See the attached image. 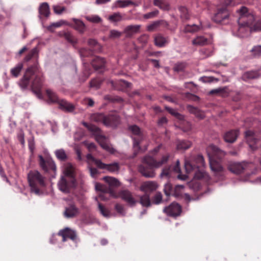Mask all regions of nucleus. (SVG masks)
Segmentation results:
<instances>
[{"label":"nucleus","mask_w":261,"mask_h":261,"mask_svg":"<svg viewBox=\"0 0 261 261\" xmlns=\"http://www.w3.org/2000/svg\"><path fill=\"white\" fill-rule=\"evenodd\" d=\"M170 158V154L167 153L162 156L161 159L156 161L153 157L149 155H146L142 159L143 164L148 166L145 167L143 165H140L138 166L139 172L146 178H153L155 176V172L154 168H159L164 164H166Z\"/></svg>","instance_id":"1"},{"label":"nucleus","mask_w":261,"mask_h":261,"mask_svg":"<svg viewBox=\"0 0 261 261\" xmlns=\"http://www.w3.org/2000/svg\"><path fill=\"white\" fill-rule=\"evenodd\" d=\"M209 157V162L211 170L215 176L219 179H223L225 171L221 164L216 160V158H220L225 155V153L214 145H210L206 149Z\"/></svg>","instance_id":"2"},{"label":"nucleus","mask_w":261,"mask_h":261,"mask_svg":"<svg viewBox=\"0 0 261 261\" xmlns=\"http://www.w3.org/2000/svg\"><path fill=\"white\" fill-rule=\"evenodd\" d=\"M19 85L22 89H25L30 86L37 97L40 99L42 98L39 91L42 85V80L40 77L35 74L32 67L26 70L23 77L19 82Z\"/></svg>","instance_id":"3"},{"label":"nucleus","mask_w":261,"mask_h":261,"mask_svg":"<svg viewBox=\"0 0 261 261\" xmlns=\"http://www.w3.org/2000/svg\"><path fill=\"white\" fill-rule=\"evenodd\" d=\"M28 178L29 185L31 188V191L37 195L39 194V190L37 188V184L44 186L45 185L44 178L37 170L30 171L28 174Z\"/></svg>","instance_id":"4"},{"label":"nucleus","mask_w":261,"mask_h":261,"mask_svg":"<svg viewBox=\"0 0 261 261\" xmlns=\"http://www.w3.org/2000/svg\"><path fill=\"white\" fill-rule=\"evenodd\" d=\"M239 14V17L238 19V23L239 25L243 24L252 27V23L254 21L255 18L254 15L245 7H242L241 9L237 10Z\"/></svg>","instance_id":"5"},{"label":"nucleus","mask_w":261,"mask_h":261,"mask_svg":"<svg viewBox=\"0 0 261 261\" xmlns=\"http://www.w3.org/2000/svg\"><path fill=\"white\" fill-rule=\"evenodd\" d=\"M76 186V181L75 178L69 179L68 178L61 177L58 183L59 189L64 193H69L70 189L75 188Z\"/></svg>","instance_id":"6"},{"label":"nucleus","mask_w":261,"mask_h":261,"mask_svg":"<svg viewBox=\"0 0 261 261\" xmlns=\"http://www.w3.org/2000/svg\"><path fill=\"white\" fill-rule=\"evenodd\" d=\"M96 116L102 119L103 124L108 126H116L120 121L119 117L116 113H112L107 116H104L102 114H98Z\"/></svg>","instance_id":"7"},{"label":"nucleus","mask_w":261,"mask_h":261,"mask_svg":"<svg viewBox=\"0 0 261 261\" xmlns=\"http://www.w3.org/2000/svg\"><path fill=\"white\" fill-rule=\"evenodd\" d=\"M96 166L101 169H105L112 173L118 174L120 169V164L118 162H114L107 164L101 161H97Z\"/></svg>","instance_id":"8"},{"label":"nucleus","mask_w":261,"mask_h":261,"mask_svg":"<svg viewBox=\"0 0 261 261\" xmlns=\"http://www.w3.org/2000/svg\"><path fill=\"white\" fill-rule=\"evenodd\" d=\"M159 187V185L156 181L149 180L143 182L140 187V190L146 194H149L155 191Z\"/></svg>","instance_id":"9"},{"label":"nucleus","mask_w":261,"mask_h":261,"mask_svg":"<svg viewBox=\"0 0 261 261\" xmlns=\"http://www.w3.org/2000/svg\"><path fill=\"white\" fill-rule=\"evenodd\" d=\"M163 212L168 216L177 217L180 215L181 212V207L178 203L172 202L168 206L165 207Z\"/></svg>","instance_id":"10"},{"label":"nucleus","mask_w":261,"mask_h":261,"mask_svg":"<svg viewBox=\"0 0 261 261\" xmlns=\"http://www.w3.org/2000/svg\"><path fill=\"white\" fill-rule=\"evenodd\" d=\"M196 165L193 166L191 163L188 161H186L185 163V170L187 173H190L191 172L196 170V168H199L200 167L204 166L205 162L204 158L201 155H198L196 159Z\"/></svg>","instance_id":"11"},{"label":"nucleus","mask_w":261,"mask_h":261,"mask_svg":"<svg viewBox=\"0 0 261 261\" xmlns=\"http://www.w3.org/2000/svg\"><path fill=\"white\" fill-rule=\"evenodd\" d=\"M96 139L103 149L111 154L115 152L116 150L112 147L108 139L105 136L102 135L98 136Z\"/></svg>","instance_id":"12"},{"label":"nucleus","mask_w":261,"mask_h":261,"mask_svg":"<svg viewBox=\"0 0 261 261\" xmlns=\"http://www.w3.org/2000/svg\"><path fill=\"white\" fill-rule=\"evenodd\" d=\"M118 197L132 206H134L137 202L133 197L132 193L128 190L120 191L118 194Z\"/></svg>","instance_id":"13"},{"label":"nucleus","mask_w":261,"mask_h":261,"mask_svg":"<svg viewBox=\"0 0 261 261\" xmlns=\"http://www.w3.org/2000/svg\"><path fill=\"white\" fill-rule=\"evenodd\" d=\"M129 129L133 133V134L138 136L137 137H133V147L135 151L136 150H140V147L139 146V144L140 142V138H141V136H140V128L136 125H132L129 126Z\"/></svg>","instance_id":"14"},{"label":"nucleus","mask_w":261,"mask_h":261,"mask_svg":"<svg viewBox=\"0 0 261 261\" xmlns=\"http://www.w3.org/2000/svg\"><path fill=\"white\" fill-rule=\"evenodd\" d=\"M247 164L245 163H231L228 166V169L232 173L239 174L246 169Z\"/></svg>","instance_id":"15"},{"label":"nucleus","mask_w":261,"mask_h":261,"mask_svg":"<svg viewBox=\"0 0 261 261\" xmlns=\"http://www.w3.org/2000/svg\"><path fill=\"white\" fill-rule=\"evenodd\" d=\"M39 158L40 165L44 171L47 172L50 170L53 171L56 170V166L53 160H44L43 156L41 155H39Z\"/></svg>","instance_id":"16"},{"label":"nucleus","mask_w":261,"mask_h":261,"mask_svg":"<svg viewBox=\"0 0 261 261\" xmlns=\"http://www.w3.org/2000/svg\"><path fill=\"white\" fill-rule=\"evenodd\" d=\"M58 235L62 237L63 242L66 241L68 239H70L74 241L76 238L75 231L68 228L61 230L59 232Z\"/></svg>","instance_id":"17"},{"label":"nucleus","mask_w":261,"mask_h":261,"mask_svg":"<svg viewBox=\"0 0 261 261\" xmlns=\"http://www.w3.org/2000/svg\"><path fill=\"white\" fill-rule=\"evenodd\" d=\"M63 173L64 174L62 177L68 178L69 179L75 178L74 168L70 163H66L63 167Z\"/></svg>","instance_id":"18"},{"label":"nucleus","mask_w":261,"mask_h":261,"mask_svg":"<svg viewBox=\"0 0 261 261\" xmlns=\"http://www.w3.org/2000/svg\"><path fill=\"white\" fill-rule=\"evenodd\" d=\"M245 138L250 147L253 150L256 149L258 140L255 137L254 133L251 130H247L245 132Z\"/></svg>","instance_id":"19"},{"label":"nucleus","mask_w":261,"mask_h":261,"mask_svg":"<svg viewBox=\"0 0 261 261\" xmlns=\"http://www.w3.org/2000/svg\"><path fill=\"white\" fill-rule=\"evenodd\" d=\"M141 25H129L125 28L123 33L125 34L126 38H130L133 35L140 32Z\"/></svg>","instance_id":"20"},{"label":"nucleus","mask_w":261,"mask_h":261,"mask_svg":"<svg viewBox=\"0 0 261 261\" xmlns=\"http://www.w3.org/2000/svg\"><path fill=\"white\" fill-rule=\"evenodd\" d=\"M79 214V209L75 205L71 203L65 207L64 213V216L66 218H69L76 216Z\"/></svg>","instance_id":"21"},{"label":"nucleus","mask_w":261,"mask_h":261,"mask_svg":"<svg viewBox=\"0 0 261 261\" xmlns=\"http://www.w3.org/2000/svg\"><path fill=\"white\" fill-rule=\"evenodd\" d=\"M154 44L159 47H163L165 46L169 42L168 37H165L161 34H158L154 37Z\"/></svg>","instance_id":"22"},{"label":"nucleus","mask_w":261,"mask_h":261,"mask_svg":"<svg viewBox=\"0 0 261 261\" xmlns=\"http://www.w3.org/2000/svg\"><path fill=\"white\" fill-rule=\"evenodd\" d=\"M228 17V13L226 9H221L215 14L213 20L216 23H221L222 20Z\"/></svg>","instance_id":"23"},{"label":"nucleus","mask_w":261,"mask_h":261,"mask_svg":"<svg viewBox=\"0 0 261 261\" xmlns=\"http://www.w3.org/2000/svg\"><path fill=\"white\" fill-rule=\"evenodd\" d=\"M212 42L211 39H207L204 36L199 35L196 36L192 41V43L194 46H203L206 45Z\"/></svg>","instance_id":"24"},{"label":"nucleus","mask_w":261,"mask_h":261,"mask_svg":"<svg viewBox=\"0 0 261 261\" xmlns=\"http://www.w3.org/2000/svg\"><path fill=\"white\" fill-rule=\"evenodd\" d=\"M237 30L238 33L237 35L240 37H244L248 35L250 32H253L252 27H249L244 24L242 25L238 24Z\"/></svg>","instance_id":"25"},{"label":"nucleus","mask_w":261,"mask_h":261,"mask_svg":"<svg viewBox=\"0 0 261 261\" xmlns=\"http://www.w3.org/2000/svg\"><path fill=\"white\" fill-rule=\"evenodd\" d=\"M72 20L74 22V25L72 27L75 30L81 34H84L86 31V26L85 24L80 19L73 18Z\"/></svg>","instance_id":"26"},{"label":"nucleus","mask_w":261,"mask_h":261,"mask_svg":"<svg viewBox=\"0 0 261 261\" xmlns=\"http://www.w3.org/2000/svg\"><path fill=\"white\" fill-rule=\"evenodd\" d=\"M130 5L137 6L138 5L131 0H118L113 4V8H124Z\"/></svg>","instance_id":"27"},{"label":"nucleus","mask_w":261,"mask_h":261,"mask_svg":"<svg viewBox=\"0 0 261 261\" xmlns=\"http://www.w3.org/2000/svg\"><path fill=\"white\" fill-rule=\"evenodd\" d=\"M239 135L238 130H231L226 133L224 136V140L228 143L234 142Z\"/></svg>","instance_id":"28"},{"label":"nucleus","mask_w":261,"mask_h":261,"mask_svg":"<svg viewBox=\"0 0 261 261\" xmlns=\"http://www.w3.org/2000/svg\"><path fill=\"white\" fill-rule=\"evenodd\" d=\"M57 103L59 105V108L64 111L72 112L74 110V106L64 99H60Z\"/></svg>","instance_id":"29"},{"label":"nucleus","mask_w":261,"mask_h":261,"mask_svg":"<svg viewBox=\"0 0 261 261\" xmlns=\"http://www.w3.org/2000/svg\"><path fill=\"white\" fill-rule=\"evenodd\" d=\"M105 63L106 62L103 58L97 57L93 60L92 65L93 68L97 70L103 68L105 66Z\"/></svg>","instance_id":"30"},{"label":"nucleus","mask_w":261,"mask_h":261,"mask_svg":"<svg viewBox=\"0 0 261 261\" xmlns=\"http://www.w3.org/2000/svg\"><path fill=\"white\" fill-rule=\"evenodd\" d=\"M68 25V26H71V24L69 23L68 21L65 20H60L57 22H53L50 25H48L47 27V29L48 30L53 32L54 31V29L57 28H59L61 27L62 25Z\"/></svg>","instance_id":"31"},{"label":"nucleus","mask_w":261,"mask_h":261,"mask_svg":"<svg viewBox=\"0 0 261 261\" xmlns=\"http://www.w3.org/2000/svg\"><path fill=\"white\" fill-rule=\"evenodd\" d=\"M164 24H167V23L163 20L154 21L152 23L147 25V30L149 32L157 31L159 30L160 25Z\"/></svg>","instance_id":"32"},{"label":"nucleus","mask_w":261,"mask_h":261,"mask_svg":"<svg viewBox=\"0 0 261 261\" xmlns=\"http://www.w3.org/2000/svg\"><path fill=\"white\" fill-rule=\"evenodd\" d=\"M153 4L158 7L160 9L163 10H168L169 9V5L165 0H154Z\"/></svg>","instance_id":"33"},{"label":"nucleus","mask_w":261,"mask_h":261,"mask_svg":"<svg viewBox=\"0 0 261 261\" xmlns=\"http://www.w3.org/2000/svg\"><path fill=\"white\" fill-rule=\"evenodd\" d=\"M191 142L187 140L178 141L176 144V148L178 150H186L191 146Z\"/></svg>","instance_id":"34"},{"label":"nucleus","mask_w":261,"mask_h":261,"mask_svg":"<svg viewBox=\"0 0 261 261\" xmlns=\"http://www.w3.org/2000/svg\"><path fill=\"white\" fill-rule=\"evenodd\" d=\"M102 179L111 187H118L120 185V182L115 177L111 176H105L103 177Z\"/></svg>","instance_id":"35"},{"label":"nucleus","mask_w":261,"mask_h":261,"mask_svg":"<svg viewBox=\"0 0 261 261\" xmlns=\"http://www.w3.org/2000/svg\"><path fill=\"white\" fill-rule=\"evenodd\" d=\"M39 12L41 15L47 17L50 14L49 5L47 3H43L39 7Z\"/></svg>","instance_id":"36"},{"label":"nucleus","mask_w":261,"mask_h":261,"mask_svg":"<svg viewBox=\"0 0 261 261\" xmlns=\"http://www.w3.org/2000/svg\"><path fill=\"white\" fill-rule=\"evenodd\" d=\"M258 76V73L256 71H250L244 73L242 75V79L244 81H247L251 79L257 78Z\"/></svg>","instance_id":"37"},{"label":"nucleus","mask_w":261,"mask_h":261,"mask_svg":"<svg viewBox=\"0 0 261 261\" xmlns=\"http://www.w3.org/2000/svg\"><path fill=\"white\" fill-rule=\"evenodd\" d=\"M201 28V24L200 25H196L194 24L192 25L188 24L185 27L184 31L185 33H194L200 30Z\"/></svg>","instance_id":"38"},{"label":"nucleus","mask_w":261,"mask_h":261,"mask_svg":"<svg viewBox=\"0 0 261 261\" xmlns=\"http://www.w3.org/2000/svg\"><path fill=\"white\" fill-rule=\"evenodd\" d=\"M108 19L114 22H119L125 19L123 17L121 14L119 12H116L109 16Z\"/></svg>","instance_id":"39"},{"label":"nucleus","mask_w":261,"mask_h":261,"mask_svg":"<svg viewBox=\"0 0 261 261\" xmlns=\"http://www.w3.org/2000/svg\"><path fill=\"white\" fill-rule=\"evenodd\" d=\"M140 202L143 206L148 207L151 205L149 194L145 193L140 198Z\"/></svg>","instance_id":"40"},{"label":"nucleus","mask_w":261,"mask_h":261,"mask_svg":"<svg viewBox=\"0 0 261 261\" xmlns=\"http://www.w3.org/2000/svg\"><path fill=\"white\" fill-rule=\"evenodd\" d=\"M85 19L92 23H98L102 22V19L97 15H90L85 16Z\"/></svg>","instance_id":"41"},{"label":"nucleus","mask_w":261,"mask_h":261,"mask_svg":"<svg viewBox=\"0 0 261 261\" xmlns=\"http://www.w3.org/2000/svg\"><path fill=\"white\" fill-rule=\"evenodd\" d=\"M23 68V64L22 63H18L15 67L12 68L11 70V73L13 76L14 77H17L21 70H22Z\"/></svg>","instance_id":"42"},{"label":"nucleus","mask_w":261,"mask_h":261,"mask_svg":"<svg viewBox=\"0 0 261 261\" xmlns=\"http://www.w3.org/2000/svg\"><path fill=\"white\" fill-rule=\"evenodd\" d=\"M46 93L50 102L57 103L58 101L60 100L56 94L53 92L51 90H47Z\"/></svg>","instance_id":"43"},{"label":"nucleus","mask_w":261,"mask_h":261,"mask_svg":"<svg viewBox=\"0 0 261 261\" xmlns=\"http://www.w3.org/2000/svg\"><path fill=\"white\" fill-rule=\"evenodd\" d=\"M55 153L57 159L60 161H65L67 159V154L63 149L56 150Z\"/></svg>","instance_id":"44"},{"label":"nucleus","mask_w":261,"mask_h":261,"mask_svg":"<svg viewBox=\"0 0 261 261\" xmlns=\"http://www.w3.org/2000/svg\"><path fill=\"white\" fill-rule=\"evenodd\" d=\"M82 123L84 126L87 128V129L91 132L95 134L98 133L99 132V129L97 126L92 124H89L85 122H82Z\"/></svg>","instance_id":"45"},{"label":"nucleus","mask_w":261,"mask_h":261,"mask_svg":"<svg viewBox=\"0 0 261 261\" xmlns=\"http://www.w3.org/2000/svg\"><path fill=\"white\" fill-rule=\"evenodd\" d=\"M171 171L169 167H165L162 169V172L160 174L161 178H169L171 177Z\"/></svg>","instance_id":"46"},{"label":"nucleus","mask_w":261,"mask_h":261,"mask_svg":"<svg viewBox=\"0 0 261 261\" xmlns=\"http://www.w3.org/2000/svg\"><path fill=\"white\" fill-rule=\"evenodd\" d=\"M180 13V17L184 20H187L189 18V15L187 9L185 7H180L179 8Z\"/></svg>","instance_id":"47"},{"label":"nucleus","mask_w":261,"mask_h":261,"mask_svg":"<svg viewBox=\"0 0 261 261\" xmlns=\"http://www.w3.org/2000/svg\"><path fill=\"white\" fill-rule=\"evenodd\" d=\"M165 108H166V109L171 115L174 116L177 118H178L180 120H182L184 119V116L180 114L179 113H178V112L176 110L172 109L171 108L167 107H166Z\"/></svg>","instance_id":"48"},{"label":"nucleus","mask_w":261,"mask_h":261,"mask_svg":"<svg viewBox=\"0 0 261 261\" xmlns=\"http://www.w3.org/2000/svg\"><path fill=\"white\" fill-rule=\"evenodd\" d=\"M184 186L183 185H177L174 188V191L173 195L176 197H178L182 195V192L184 191Z\"/></svg>","instance_id":"49"},{"label":"nucleus","mask_w":261,"mask_h":261,"mask_svg":"<svg viewBox=\"0 0 261 261\" xmlns=\"http://www.w3.org/2000/svg\"><path fill=\"white\" fill-rule=\"evenodd\" d=\"M163 197L161 192H156L152 198V203L155 204H160L162 201Z\"/></svg>","instance_id":"50"},{"label":"nucleus","mask_w":261,"mask_h":261,"mask_svg":"<svg viewBox=\"0 0 261 261\" xmlns=\"http://www.w3.org/2000/svg\"><path fill=\"white\" fill-rule=\"evenodd\" d=\"M66 9L64 7L59 5H54L53 6V10L56 14L60 15L65 11Z\"/></svg>","instance_id":"51"},{"label":"nucleus","mask_w":261,"mask_h":261,"mask_svg":"<svg viewBox=\"0 0 261 261\" xmlns=\"http://www.w3.org/2000/svg\"><path fill=\"white\" fill-rule=\"evenodd\" d=\"M164 191L165 195L167 196L171 195L172 191V185L169 182L165 184Z\"/></svg>","instance_id":"52"},{"label":"nucleus","mask_w":261,"mask_h":261,"mask_svg":"<svg viewBox=\"0 0 261 261\" xmlns=\"http://www.w3.org/2000/svg\"><path fill=\"white\" fill-rule=\"evenodd\" d=\"M200 53L203 58H207L213 55V51L206 48H203L200 50Z\"/></svg>","instance_id":"53"},{"label":"nucleus","mask_w":261,"mask_h":261,"mask_svg":"<svg viewBox=\"0 0 261 261\" xmlns=\"http://www.w3.org/2000/svg\"><path fill=\"white\" fill-rule=\"evenodd\" d=\"M121 35L122 32L116 30H112L110 32L109 38L112 39L118 38Z\"/></svg>","instance_id":"54"},{"label":"nucleus","mask_w":261,"mask_h":261,"mask_svg":"<svg viewBox=\"0 0 261 261\" xmlns=\"http://www.w3.org/2000/svg\"><path fill=\"white\" fill-rule=\"evenodd\" d=\"M159 13V11L158 10H155L152 12H150L149 13L145 14L143 15V17L145 19L153 18L156 17L158 15Z\"/></svg>","instance_id":"55"},{"label":"nucleus","mask_w":261,"mask_h":261,"mask_svg":"<svg viewBox=\"0 0 261 261\" xmlns=\"http://www.w3.org/2000/svg\"><path fill=\"white\" fill-rule=\"evenodd\" d=\"M254 57L261 56V45H257L253 47L251 50Z\"/></svg>","instance_id":"56"},{"label":"nucleus","mask_w":261,"mask_h":261,"mask_svg":"<svg viewBox=\"0 0 261 261\" xmlns=\"http://www.w3.org/2000/svg\"><path fill=\"white\" fill-rule=\"evenodd\" d=\"M64 38L69 42L72 43H76L74 37L70 32H66L64 34Z\"/></svg>","instance_id":"57"},{"label":"nucleus","mask_w":261,"mask_h":261,"mask_svg":"<svg viewBox=\"0 0 261 261\" xmlns=\"http://www.w3.org/2000/svg\"><path fill=\"white\" fill-rule=\"evenodd\" d=\"M37 51L38 50L37 47H34V48H33L27 55V56L25 57V61H30L32 59V58L37 53Z\"/></svg>","instance_id":"58"},{"label":"nucleus","mask_w":261,"mask_h":261,"mask_svg":"<svg viewBox=\"0 0 261 261\" xmlns=\"http://www.w3.org/2000/svg\"><path fill=\"white\" fill-rule=\"evenodd\" d=\"M252 31L254 32L261 31V19L256 21L254 25L252 26Z\"/></svg>","instance_id":"59"},{"label":"nucleus","mask_w":261,"mask_h":261,"mask_svg":"<svg viewBox=\"0 0 261 261\" xmlns=\"http://www.w3.org/2000/svg\"><path fill=\"white\" fill-rule=\"evenodd\" d=\"M98 209L103 216L108 217L109 216V212L99 203H98Z\"/></svg>","instance_id":"60"},{"label":"nucleus","mask_w":261,"mask_h":261,"mask_svg":"<svg viewBox=\"0 0 261 261\" xmlns=\"http://www.w3.org/2000/svg\"><path fill=\"white\" fill-rule=\"evenodd\" d=\"M115 209L119 213L121 214H124V207L122 205L116 204L115 205Z\"/></svg>","instance_id":"61"},{"label":"nucleus","mask_w":261,"mask_h":261,"mask_svg":"<svg viewBox=\"0 0 261 261\" xmlns=\"http://www.w3.org/2000/svg\"><path fill=\"white\" fill-rule=\"evenodd\" d=\"M88 44L90 46L97 47V48L99 47V45L98 44V42H97V41L96 40L93 39H90L88 40Z\"/></svg>","instance_id":"62"},{"label":"nucleus","mask_w":261,"mask_h":261,"mask_svg":"<svg viewBox=\"0 0 261 261\" xmlns=\"http://www.w3.org/2000/svg\"><path fill=\"white\" fill-rule=\"evenodd\" d=\"M184 65L183 64L179 63L175 65L174 67V70L175 71H180L184 70Z\"/></svg>","instance_id":"63"},{"label":"nucleus","mask_w":261,"mask_h":261,"mask_svg":"<svg viewBox=\"0 0 261 261\" xmlns=\"http://www.w3.org/2000/svg\"><path fill=\"white\" fill-rule=\"evenodd\" d=\"M89 170H90V174H91V176L93 178H95L97 174L98 173L97 169L96 168H94L90 167V168H89Z\"/></svg>","instance_id":"64"}]
</instances>
